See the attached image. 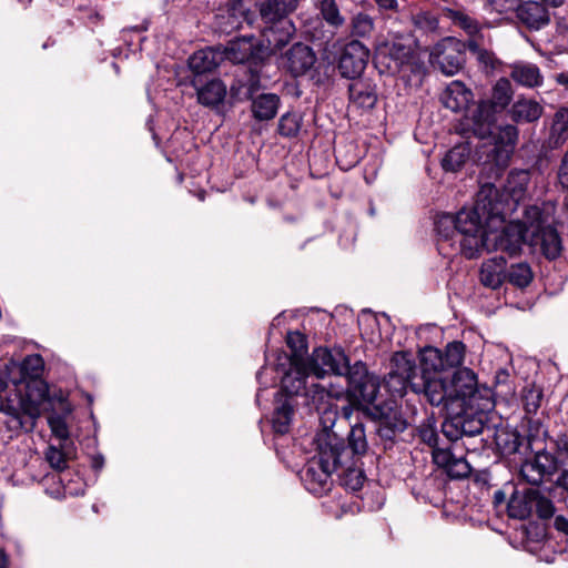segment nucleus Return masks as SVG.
I'll use <instances>...</instances> for the list:
<instances>
[{"label":"nucleus","mask_w":568,"mask_h":568,"mask_svg":"<svg viewBox=\"0 0 568 568\" xmlns=\"http://www.w3.org/2000/svg\"><path fill=\"white\" fill-rule=\"evenodd\" d=\"M466 346L463 342L454 341L442 351L434 346H427L420 352V376L413 383V392L424 393L428 402L434 406L444 405L448 408L453 405L449 383L440 377V374L449 368L463 364Z\"/></svg>","instance_id":"obj_1"},{"label":"nucleus","mask_w":568,"mask_h":568,"mask_svg":"<svg viewBox=\"0 0 568 568\" xmlns=\"http://www.w3.org/2000/svg\"><path fill=\"white\" fill-rule=\"evenodd\" d=\"M496 195V186L491 183H485L476 194V201L471 209H462L457 213V226L462 234L459 240V252L467 258L477 256L481 248L490 250L491 227L505 222L499 214H494L490 210L493 196Z\"/></svg>","instance_id":"obj_2"},{"label":"nucleus","mask_w":568,"mask_h":568,"mask_svg":"<svg viewBox=\"0 0 568 568\" xmlns=\"http://www.w3.org/2000/svg\"><path fill=\"white\" fill-rule=\"evenodd\" d=\"M316 444L317 457L306 465L302 480L310 493L322 495L329 490L331 475L339 469L342 458L348 455V452L334 433L320 434Z\"/></svg>","instance_id":"obj_3"},{"label":"nucleus","mask_w":568,"mask_h":568,"mask_svg":"<svg viewBox=\"0 0 568 568\" xmlns=\"http://www.w3.org/2000/svg\"><path fill=\"white\" fill-rule=\"evenodd\" d=\"M306 388L300 394L312 397L313 400H323L328 392L324 386L310 382V378H323L327 374L345 375L349 371V362L341 348L318 347L310 358H306Z\"/></svg>","instance_id":"obj_4"},{"label":"nucleus","mask_w":568,"mask_h":568,"mask_svg":"<svg viewBox=\"0 0 568 568\" xmlns=\"http://www.w3.org/2000/svg\"><path fill=\"white\" fill-rule=\"evenodd\" d=\"M518 141V129L513 124L500 126L494 141L484 142L477 146V160L483 165L495 169L498 174L507 166L514 148Z\"/></svg>","instance_id":"obj_5"},{"label":"nucleus","mask_w":568,"mask_h":568,"mask_svg":"<svg viewBox=\"0 0 568 568\" xmlns=\"http://www.w3.org/2000/svg\"><path fill=\"white\" fill-rule=\"evenodd\" d=\"M530 173L527 170H513L509 172L503 193L496 187L493 196L491 209L494 214H499L506 221L517 211L520 202L526 199Z\"/></svg>","instance_id":"obj_6"},{"label":"nucleus","mask_w":568,"mask_h":568,"mask_svg":"<svg viewBox=\"0 0 568 568\" xmlns=\"http://www.w3.org/2000/svg\"><path fill=\"white\" fill-rule=\"evenodd\" d=\"M286 343L292 351L290 357V369L282 378V388L288 395H300L302 389L306 388L305 374L307 373L306 358L307 352L305 336L300 332H290Z\"/></svg>","instance_id":"obj_7"},{"label":"nucleus","mask_w":568,"mask_h":568,"mask_svg":"<svg viewBox=\"0 0 568 568\" xmlns=\"http://www.w3.org/2000/svg\"><path fill=\"white\" fill-rule=\"evenodd\" d=\"M514 95L509 79L500 78L493 87L490 101H480L474 114V133L481 139L490 134V126L494 121L493 110L506 109Z\"/></svg>","instance_id":"obj_8"},{"label":"nucleus","mask_w":568,"mask_h":568,"mask_svg":"<svg viewBox=\"0 0 568 568\" xmlns=\"http://www.w3.org/2000/svg\"><path fill=\"white\" fill-rule=\"evenodd\" d=\"M416 364L410 353L397 352L392 356L390 369L384 379V386L393 397H403L408 387L417 382Z\"/></svg>","instance_id":"obj_9"},{"label":"nucleus","mask_w":568,"mask_h":568,"mask_svg":"<svg viewBox=\"0 0 568 568\" xmlns=\"http://www.w3.org/2000/svg\"><path fill=\"white\" fill-rule=\"evenodd\" d=\"M558 457L540 448L530 457L525 459L519 468V477L526 484L540 487L546 479H550L558 470Z\"/></svg>","instance_id":"obj_10"},{"label":"nucleus","mask_w":568,"mask_h":568,"mask_svg":"<svg viewBox=\"0 0 568 568\" xmlns=\"http://www.w3.org/2000/svg\"><path fill=\"white\" fill-rule=\"evenodd\" d=\"M348 379V394L357 403L373 405L379 392V378L367 373L365 366L358 363L346 373Z\"/></svg>","instance_id":"obj_11"},{"label":"nucleus","mask_w":568,"mask_h":568,"mask_svg":"<svg viewBox=\"0 0 568 568\" xmlns=\"http://www.w3.org/2000/svg\"><path fill=\"white\" fill-rule=\"evenodd\" d=\"M467 42L462 43L455 38H445L432 50L430 58L440 71L446 75L456 74L465 63Z\"/></svg>","instance_id":"obj_12"},{"label":"nucleus","mask_w":568,"mask_h":568,"mask_svg":"<svg viewBox=\"0 0 568 568\" xmlns=\"http://www.w3.org/2000/svg\"><path fill=\"white\" fill-rule=\"evenodd\" d=\"M0 412L10 417L8 422L9 427L14 430H32L36 425V419L39 417V408L32 404H27L17 394L13 398H4L2 393L0 394Z\"/></svg>","instance_id":"obj_13"},{"label":"nucleus","mask_w":568,"mask_h":568,"mask_svg":"<svg viewBox=\"0 0 568 568\" xmlns=\"http://www.w3.org/2000/svg\"><path fill=\"white\" fill-rule=\"evenodd\" d=\"M298 0H264L260 4V14L265 23H281L283 38L278 43H285L294 34L295 28L286 18L297 9Z\"/></svg>","instance_id":"obj_14"},{"label":"nucleus","mask_w":568,"mask_h":568,"mask_svg":"<svg viewBox=\"0 0 568 568\" xmlns=\"http://www.w3.org/2000/svg\"><path fill=\"white\" fill-rule=\"evenodd\" d=\"M369 58V50L358 40L348 42L339 57L338 71L342 77L355 80L364 72Z\"/></svg>","instance_id":"obj_15"},{"label":"nucleus","mask_w":568,"mask_h":568,"mask_svg":"<svg viewBox=\"0 0 568 568\" xmlns=\"http://www.w3.org/2000/svg\"><path fill=\"white\" fill-rule=\"evenodd\" d=\"M490 242H494V248L507 252L509 255L517 254L521 245L527 243L530 245L531 236L529 235V229L526 230L524 224L515 223L510 221L503 230L497 233L489 231Z\"/></svg>","instance_id":"obj_16"},{"label":"nucleus","mask_w":568,"mask_h":568,"mask_svg":"<svg viewBox=\"0 0 568 568\" xmlns=\"http://www.w3.org/2000/svg\"><path fill=\"white\" fill-rule=\"evenodd\" d=\"M316 62V54L311 47L303 43L293 44L280 59L283 69L297 78L306 74Z\"/></svg>","instance_id":"obj_17"},{"label":"nucleus","mask_w":568,"mask_h":568,"mask_svg":"<svg viewBox=\"0 0 568 568\" xmlns=\"http://www.w3.org/2000/svg\"><path fill=\"white\" fill-rule=\"evenodd\" d=\"M449 387L453 403L460 402L459 407H463L466 399L477 390V376L470 368H460L454 373L449 381Z\"/></svg>","instance_id":"obj_18"},{"label":"nucleus","mask_w":568,"mask_h":568,"mask_svg":"<svg viewBox=\"0 0 568 568\" xmlns=\"http://www.w3.org/2000/svg\"><path fill=\"white\" fill-rule=\"evenodd\" d=\"M435 229L438 235V251L444 253L446 246H450L459 251V240L462 234L457 226V214L452 215L443 213L435 221Z\"/></svg>","instance_id":"obj_19"},{"label":"nucleus","mask_w":568,"mask_h":568,"mask_svg":"<svg viewBox=\"0 0 568 568\" xmlns=\"http://www.w3.org/2000/svg\"><path fill=\"white\" fill-rule=\"evenodd\" d=\"M245 21L248 22V10L244 6V0L231 1L216 14V26L225 33L240 29Z\"/></svg>","instance_id":"obj_20"},{"label":"nucleus","mask_w":568,"mask_h":568,"mask_svg":"<svg viewBox=\"0 0 568 568\" xmlns=\"http://www.w3.org/2000/svg\"><path fill=\"white\" fill-rule=\"evenodd\" d=\"M509 78L524 88L534 89L544 83V75L535 63L516 61L509 65Z\"/></svg>","instance_id":"obj_21"},{"label":"nucleus","mask_w":568,"mask_h":568,"mask_svg":"<svg viewBox=\"0 0 568 568\" xmlns=\"http://www.w3.org/2000/svg\"><path fill=\"white\" fill-rule=\"evenodd\" d=\"M518 19L529 29L539 30L550 21L546 7L538 1H525L516 7Z\"/></svg>","instance_id":"obj_22"},{"label":"nucleus","mask_w":568,"mask_h":568,"mask_svg":"<svg viewBox=\"0 0 568 568\" xmlns=\"http://www.w3.org/2000/svg\"><path fill=\"white\" fill-rule=\"evenodd\" d=\"M471 99V91L460 81L450 82L440 95L443 105L453 112H460L465 110Z\"/></svg>","instance_id":"obj_23"},{"label":"nucleus","mask_w":568,"mask_h":568,"mask_svg":"<svg viewBox=\"0 0 568 568\" xmlns=\"http://www.w3.org/2000/svg\"><path fill=\"white\" fill-rule=\"evenodd\" d=\"M480 283L491 290L500 287L506 280V260L504 256H495L481 264L479 272Z\"/></svg>","instance_id":"obj_24"},{"label":"nucleus","mask_w":568,"mask_h":568,"mask_svg":"<svg viewBox=\"0 0 568 568\" xmlns=\"http://www.w3.org/2000/svg\"><path fill=\"white\" fill-rule=\"evenodd\" d=\"M544 106L536 100L519 97L509 109V115L517 123H531L540 119Z\"/></svg>","instance_id":"obj_25"},{"label":"nucleus","mask_w":568,"mask_h":568,"mask_svg":"<svg viewBox=\"0 0 568 568\" xmlns=\"http://www.w3.org/2000/svg\"><path fill=\"white\" fill-rule=\"evenodd\" d=\"M223 61V53L219 49L206 48L194 52L189 58V67L197 74L212 72Z\"/></svg>","instance_id":"obj_26"},{"label":"nucleus","mask_w":568,"mask_h":568,"mask_svg":"<svg viewBox=\"0 0 568 568\" xmlns=\"http://www.w3.org/2000/svg\"><path fill=\"white\" fill-rule=\"evenodd\" d=\"M443 16L449 19L456 27L463 29L469 37L468 40H484L483 26L465 11L445 8L443 9Z\"/></svg>","instance_id":"obj_27"},{"label":"nucleus","mask_w":568,"mask_h":568,"mask_svg":"<svg viewBox=\"0 0 568 568\" xmlns=\"http://www.w3.org/2000/svg\"><path fill=\"white\" fill-rule=\"evenodd\" d=\"M281 99L275 93H261L252 98L251 111L257 121H268L275 118Z\"/></svg>","instance_id":"obj_28"},{"label":"nucleus","mask_w":568,"mask_h":568,"mask_svg":"<svg viewBox=\"0 0 568 568\" xmlns=\"http://www.w3.org/2000/svg\"><path fill=\"white\" fill-rule=\"evenodd\" d=\"M486 39L484 40H468L467 49L475 57L479 68L487 74L494 73L498 67L501 64V61L496 57V54L485 48Z\"/></svg>","instance_id":"obj_29"},{"label":"nucleus","mask_w":568,"mask_h":568,"mask_svg":"<svg viewBox=\"0 0 568 568\" xmlns=\"http://www.w3.org/2000/svg\"><path fill=\"white\" fill-rule=\"evenodd\" d=\"M537 234L536 243H530V246H539L540 252L548 260L557 258L562 250L561 240L557 231L547 225V227L541 229Z\"/></svg>","instance_id":"obj_30"},{"label":"nucleus","mask_w":568,"mask_h":568,"mask_svg":"<svg viewBox=\"0 0 568 568\" xmlns=\"http://www.w3.org/2000/svg\"><path fill=\"white\" fill-rule=\"evenodd\" d=\"M349 99L361 108L371 109L377 101L374 87L365 80L355 79L348 87Z\"/></svg>","instance_id":"obj_31"},{"label":"nucleus","mask_w":568,"mask_h":568,"mask_svg":"<svg viewBox=\"0 0 568 568\" xmlns=\"http://www.w3.org/2000/svg\"><path fill=\"white\" fill-rule=\"evenodd\" d=\"M253 47L252 38L243 37L232 40L222 51L223 59L226 58L233 63H243L252 57Z\"/></svg>","instance_id":"obj_32"},{"label":"nucleus","mask_w":568,"mask_h":568,"mask_svg":"<svg viewBox=\"0 0 568 568\" xmlns=\"http://www.w3.org/2000/svg\"><path fill=\"white\" fill-rule=\"evenodd\" d=\"M530 497V488L525 489L521 494L511 495L507 504L509 517L521 520L530 517L534 511Z\"/></svg>","instance_id":"obj_33"},{"label":"nucleus","mask_w":568,"mask_h":568,"mask_svg":"<svg viewBox=\"0 0 568 568\" xmlns=\"http://www.w3.org/2000/svg\"><path fill=\"white\" fill-rule=\"evenodd\" d=\"M226 87L220 80H212L197 89V100L205 106H215L223 102Z\"/></svg>","instance_id":"obj_34"},{"label":"nucleus","mask_w":568,"mask_h":568,"mask_svg":"<svg viewBox=\"0 0 568 568\" xmlns=\"http://www.w3.org/2000/svg\"><path fill=\"white\" fill-rule=\"evenodd\" d=\"M515 223L524 224L526 230L529 229V235L531 236L530 243H536L538 236L537 233L547 227L546 219L541 212V210L537 205L527 206L524 211V215L521 220L514 221Z\"/></svg>","instance_id":"obj_35"},{"label":"nucleus","mask_w":568,"mask_h":568,"mask_svg":"<svg viewBox=\"0 0 568 568\" xmlns=\"http://www.w3.org/2000/svg\"><path fill=\"white\" fill-rule=\"evenodd\" d=\"M530 496V499L532 500V510L539 519L548 520L555 516V503L549 496L541 491L539 487H531Z\"/></svg>","instance_id":"obj_36"},{"label":"nucleus","mask_w":568,"mask_h":568,"mask_svg":"<svg viewBox=\"0 0 568 568\" xmlns=\"http://www.w3.org/2000/svg\"><path fill=\"white\" fill-rule=\"evenodd\" d=\"M379 423L376 428L378 436L383 439H393L397 433H402L406 429L407 424L400 417H397L395 414L384 415V413L379 414Z\"/></svg>","instance_id":"obj_37"},{"label":"nucleus","mask_w":568,"mask_h":568,"mask_svg":"<svg viewBox=\"0 0 568 568\" xmlns=\"http://www.w3.org/2000/svg\"><path fill=\"white\" fill-rule=\"evenodd\" d=\"M375 30L374 19L365 12L355 13L349 21V32L354 38L368 39Z\"/></svg>","instance_id":"obj_38"},{"label":"nucleus","mask_w":568,"mask_h":568,"mask_svg":"<svg viewBox=\"0 0 568 568\" xmlns=\"http://www.w3.org/2000/svg\"><path fill=\"white\" fill-rule=\"evenodd\" d=\"M568 139V108H560L554 116L550 129V142L554 146L562 144Z\"/></svg>","instance_id":"obj_39"},{"label":"nucleus","mask_w":568,"mask_h":568,"mask_svg":"<svg viewBox=\"0 0 568 568\" xmlns=\"http://www.w3.org/2000/svg\"><path fill=\"white\" fill-rule=\"evenodd\" d=\"M470 149L468 144H459L450 149L442 161L445 171H458L469 159Z\"/></svg>","instance_id":"obj_40"},{"label":"nucleus","mask_w":568,"mask_h":568,"mask_svg":"<svg viewBox=\"0 0 568 568\" xmlns=\"http://www.w3.org/2000/svg\"><path fill=\"white\" fill-rule=\"evenodd\" d=\"M325 22L333 28H341L345 23V18L341 14L335 0H314Z\"/></svg>","instance_id":"obj_41"},{"label":"nucleus","mask_w":568,"mask_h":568,"mask_svg":"<svg viewBox=\"0 0 568 568\" xmlns=\"http://www.w3.org/2000/svg\"><path fill=\"white\" fill-rule=\"evenodd\" d=\"M387 55L394 62V68L399 69L407 64L413 55V49L402 40H396L385 45Z\"/></svg>","instance_id":"obj_42"},{"label":"nucleus","mask_w":568,"mask_h":568,"mask_svg":"<svg viewBox=\"0 0 568 568\" xmlns=\"http://www.w3.org/2000/svg\"><path fill=\"white\" fill-rule=\"evenodd\" d=\"M342 473L339 475L342 485L345 486L347 489L357 491L359 490L365 480V474L359 467H343V463L341 464L339 469Z\"/></svg>","instance_id":"obj_43"},{"label":"nucleus","mask_w":568,"mask_h":568,"mask_svg":"<svg viewBox=\"0 0 568 568\" xmlns=\"http://www.w3.org/2000/svg\"><path fill=\"white\" fill-rule=\"evenodd\" d=\"M496 445L504 455H511L519 450L521 439L517 432L500 430L496 434Z\"/></svg>","instance_id":"obj_44"},{"label":"nucleus","mask_w":568,"mask_h":568,"mask_svg":"<svg viewBox=\"0 0 568 568\" xmlns=\"http://www.w3.org/2000/svg\"><path fill=\"white\" fill-rule=\"evenodd\" d=\"M506 278L517 287H526L532 280V271L527 263L514 264L506 273Z\"/></svg>","instance_id":"obj_45"},{"label":"nucleus","mask_w":568,"mask_h":568,"mask_svg":"<svg viewBox=\"0 0 568 568\" xmlns=\"http://www.w3.org/2000/svg\"><path fill=\"white\" fill-rule=\"evenodd\" d=\"M542 390L536 385H527L523 389L521 400L527 415L536 414L542 400Z\"/></svg>","instance_id":"obj_46"},{"label":"nucleus","mask_w":568,"mask_h":568,"mask_svg":"<svg viewBox=\"0 0 568 568\" xmlns=\"http://www.w3.org/2000/svg\"><path fill=\"white\" fill-rule=\"evenodd\" d=\"M302 126V116L298 113L287 112L278 121V133L286 138L297 135Z\"/></svg>","instance_id":"obj_47"},{"label":"nucleus","mask_w":568,"mask_h":568,"mask_svg":"<svg viewBox=\"0 0 568 568\" xmlns=\"http://www.w3.org/2000/svg\"><path fill=\"white\" fill-rule=\"evenodd\" d=\"M293 408L287 403L282 404L276 408L273 416V428L277 434H286L292 420Z\"/></svg>","instance_id":"obj_48"},{"label":"nucleus","mask_w":568,"mask_h":568,"mask_svg":"<svg viewBox=\"0 0 568 568\" xmlns=\"http://www.w3.org/2000/svg\"><path fill=\"white\" fill-rule=\"evenodd\" d=\"M348 446L354 454L363 455L367 450V440L364 426L356 424L351 428L348 434Z\"/></svg>","instance_id":"obj_49"},{"label":"nucleus","mask_w":568,"mask_h":568,"mask_svg":"<svg viewBox=\"0 0 568 568\" xmlns=\"http://www.w3.org/2000/svg\"><path fill=\"white\" fill-rule=\"evenodd\" d=\"M525 423L530 446L536 442H542L547 437V429L539 418L526 417Z\"/></svg>","instance_id":"obj_50"},{"label":"nucleus","mask_w":568,"mask_h":568,"mask_svg":"<svg viewBox=\"0 0 568 568\" xmlns=\"http://www.w3.org/2000/svg\"><path fill=\"white\" fill-rule=\"evenodd\" d=\"M414 26L424 31V32H433L438 27L437 17L429 11H419L412 17Z\"/></svg>","instance_id":"obj_51"},{"label":"nucleus","mask_w":568,"mask_h":568,"mask_svg":"<svg viewBox=\"0 0 568 568\" xmlns=\"http://www.w3.org/2000/svg\"><path fill=\"white\" fill-rule=\"evenodd\" d=\"M43 369V359L40 355L33 354L27 356L21 364V373L26 377L37 378Z\"/></svg>","instance_id":"obj_52"},{"label":"nucleus","mask_w":568,"mask_h":568,"mask_svg":"<svg viewBox=\"0 0 568 568\" xmlns=\"http://www.w3.org/2000/svg\"><path fill=\"white\" fill-rule=\"evenodd\" d=\"M463 436H477L484 430V423L477 416H458Z\"/></svg>","instance_id":"obj_53"},{"label":"nucleus","mask_w":568,"mask_h":568,"mask_svg":"<svg viewBox=\"0 0 568 568\" xmlns=\"http://www.w3.org/2000/svg\"><path fill=\"white\" fill-rule=\"evenodd\" d=\"M484 9L499 14L510 12L516 9L519 0H481Z\"/></svg>","instance_id":"obj_54"},{"label":"nucleus","mask_w":568,"mask_h":568,"mask_svg":"<svg viewBox=\"0 0 568 568\" xmlns=\"http://www.w3.org/2000/svg\"><path fill=\"white\" fill-rule=\"evenodd\" d=\"M418 436L420 440L425 444H427L429 447L435 448L438 443V435L436 427L430 422V419H427L426 422L422 423L418 427Z\"/></svg>","instance_id":"obj_55"},{"label":"nucleus","mask_w":568,"mask_h":568,"mask_svg":"<svg viewBox=\"0 0 568 568\" xmlns=\"http://www.w3.org/2000/svg\"><path fill=\"white\" fill-rule=\"evenodd\" d=\"M45 458L50 466L57 470H63L68 467L67 456L62 452V448L49 446L45 453Z\"/></svg>","instance_id":"obj_56"},{"label":"nucleus","mask_w":568,"mask_h":568,"mask_svg":"<svg viewBox=\"0 0 568 568\" xmlns=\"http://www.w3.org/2000/svg\"><path fill=\"white\" fill-rule=\"evenodd\" d=\"M446 471L452 478H465L470 473V466L464 457L455 456Z\"/></svg>","instance_id":"obj_57"},{"label":"nucleus","mask_w":568,"mask_h":568,"mask_svg":"<svg viewBox=\"0 0 568 568\" xmlns=\"http://www.w3.org/2000/svg\"><path fill=\"white\" fill-rule=\"evenodd\" d=\"M49 427L52 434L61 439L67 440L69 438V428L65 419L60 415H52L48 418Z\"/></svg>","instance_id":"obj_58"},{"label":"nucleus","mask_w":568,"mask_h":568,"mask_svg":"<svg viewBox=\"0 0 568 568\" xmlns=\"http://www.w3.org/2000/svg\"><path fill=\"white\" fill-rule=\"evenodd\" d=\"M459 426L460 422L457 416L452 419L445 420L442 424V432L447 439L455 442L463 437L462 428Z\"/></svg>","instance_id":"obj_59"},{"label":"nucleus","mask_w":568,"mask_h":568,"mask_svg":"<svg viewBox=\"0 0 568 568\" xmlns=\"http://www.w3.org/2000/svg\"><path fill=\"white\" fill-rule=\"evenodd\" d=\"M258 82H260L258 78L251 73L250 77H248V84H247L245 91L241 92V88L240 87L237 88V87H235V84H232L231 89H230L231 95L234 97V98H237V99H250V100H252V98H254L253 94H254V92L257 89Z\"/></svg>","instance_id":"obj_60"},{"label":"nucleus","mask_w":568,"mask_h":568,"mask_svg":"<svg viewBox=\"0 0 568 568\" xmlns=\"http://www.w3.org/2000/svg\"><path fill=\"white\" fill-rule=\"evenodd\" d=\"M556 477L552 480L551 487L548 488V493L550 494L552 490L557 489L561 495L568 497V467H558Z\"/></svg>","instance_id":"obj_61"},{"label":"nucleus","mask_w":568,"mask_h":568,"mask_svg":"<svg viewBox=\"0 0 568 568\" xmlns=\"http://www.w3.org/2000/svg\"><path fill=\"white\" fill-rule=\"evenodd\" d=\"M455 455L448 449L433 448V459L439 466L448 469Z\"/></svg>","instance_id":"obj_62"},{"label":"nucleus","mask_w":568,"mask_h":568,"mask_svg":"<svg viewBox=\"0 0 568 568\" xmlns=\"http://www.w3.org/2000/svg\"><path fill=\"white\" fill-rule=\"evenodd\" d=\"M557 178L561 187L568 189V151L562 156Z\"/></svg>","instance_id":"obj_63"},{"label":"nucleus","mask_w":568,"mask_h":568,"mask_svg":"<svg viewBox=\"0 0 568 568\" xmlns=\"http://www.w3.org/2000/svg\"><path fill=\"white\" fill-rule=\"evenodd\" d=\"M554 448L559 455H564L568 458V438L562 435L554 439Z\"/></svg>","instance_id":"obj_64"}]
</instances>
